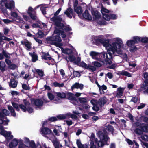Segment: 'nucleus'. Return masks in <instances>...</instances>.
I'll return each instance as SVG.
<instances>
[{"label":"nucleus","mask_w":148,"mask_h":148,"mask_svg":"<svg viewBox=\"0 0 148 148\" xmlns=\"http://www.w3.org/2000/svg\"><path fill=\"white\" fill-rule=\"evenodd\" d=\"M17 84V82L14 79H11L9 83L10 86L13 88L16 87Z\"/></svg>","instance_id":"nucleus-27"},{"label":"nucleus","mask_w":148,"mask_h":148,"mask_svg":"<svg viewBox=\"0 0 148 148\" xmlns=\"http://www.w3.org/2000/svg\"><path fill=\"white\" fill-rule=\"evenodd\" d=\"M8 108L10 111L11 115L14 117H15L16 116V114L15 111L12 107L8 105Z\"/></svg>","instance_id":"nucleus-34"},{"label":"nucleus","mask_w":148,"mask_h":148,"mask_svg":"<svg viewBox=\"0 0 148 148\" xmlns=\"http://www.w3.org/2000/svg\"><path fill=\"white\" fill-rule=\"evenodd\" d=\"M9 114V112L6 109H3L0 112V116L1 117H3V114L5 115H8Z\"/></svg>","instance_id":"nucleus-33"},{"label":"nucleus","mask_w":148,"mask_h":148,"mask_svg":"<svg viewBox=\"0 0 148 148\" xmlns=\"http://www.w3.org/2000/svg\"><path fill=\"white\" fill-rule=\"evenodd\" d=\"M10 15L11 16L14 18H16L17 20L19 21L20 27L22 29H24L23 25L25 23V22L23 20V18L21 17L18 16V14L14 12H11L10 13Z\"/></svg>","instance_id":"nucleus-6"},{"label":"nucleus","mask_w":148,"mask_h":148,"mask_svg":"<svg viewBox=\"0 0 148 148\" xmlns=\"http://www.w3.org/2000/svg\"><path fill=\"white\" fill-rule=\"evenodd\" d=\"M132 40L134 42L135 44H136L140 41H141V37H139L138 36H134L132 38Z\"/></svg>","instance_id":"nucleus-39"},{"label":"nucleus","mask_w":148,"mask_h":148,"mask_svg":"<svg viewBox=\"0 0 148 148\" xmlns=\"http://www.w3.org/2000/svg\"><path fill=\"white\" fill-rule=\"evenodd\" d=\"M130 47V50L131 52H134L137 49V48L134 45Z\"/></svg>","instance_id":"nucleus-49"},{"label":"nucleus","mask_w":148,"mask_h":148,"mask_svg":"<svg viewBox=\"0 0 148 148\" xmlns=\"http://www.w3.org/2000/svg\"><path fill=\"white\" fill-rule=\"evenodd\" d=\"M5 7L11 10L12 9H14L15 8V2L13 0H8L7 1V4L5 5Z\"/></svg>","instance_id":"nucleus-14"},{"label":"nucleus","mask_w":148,"mask_h":148,"mask_svg":"<svg viewBox=\"0 0 148 148\" xmlns=\"http://www.w3.org/2000/svg\"><path fill=\"white\" fill-rule=\"evenodd\" d=\"M11 131H6L3 135L5 137L7 140H11L14 137L11 134Z\"/></svg>","instance_id":"nucleus-19"},{"label":"nucleus","mask_w":148,"mask_h":148,"mask_svg":"<svg viewBox=\"0 0 148 148\" xmlns=\"http://www.w3.org/2000/svg\"><path fill=\"white\" fill-rule=\"evenodd\" d=\"M49 55L48 53H45L42 56V58L45 60H51V58L49 56Z\"/></svg>","instance_id":"nucleus-48"},{"label":"nucleus","mask_w":148,"mask_h":148,"mask_svg":"<svg viewBox=\"0 0 148 148\" xmlns=\"http://www.w3.org/2000/svg\"><path fill=\"white\" fill-rule=\"evenodd\" d=\"M103 52L99 53L92 51L90 52V55L93 59L101 61L104 64H111L112 63V62L110 60L111 59H106L107 58L106 54L105 56V58H103Z\"/></svg>","instance_id":"nucleus-4"},{"label":"nucleus","mask_w":148,"mask_h":148,"mask_svg":"<svg viewBox=\"0 0 148 148\" xmlns=\"http://www.w3.org/2000/svg\"><path fill=\"white\" fill-rule=\"evenodd\" d=\"M142 139L145 141H148V136L147 135H143L141 136Z\"/></svg>","instance_id":"nucleus-56"},{"label":"nucleus","mask_w":148,"mask_h":148,"mask_svg":"<svg viewBox=\"0 0 148 148\" xmlns=\"http://www.w3.org/2000/svg\"><path fill=\"white\" fill-rule=\"evenodd\" d=\"M74 10L76 13L78 14L79 16L82 14L83 12L82 9L80 6L75 8Z\"/></svg>","instance_id":"nucleus-32"},{"label":"nucleus","mask_w":148,"mask_h":148,"mask_svg":"<svg viewBox=\"0 0 148 148\" xmlns=\"http://www.w3.org/2000/svg\"><path fill=\"white\" fill-rule=\"evenodd\" d=\"M19 108L24 112H26L27 110V107L25 105L24 106L22 104L20 105H19Z\"/></svg>","instance_id":"nucleus-50"},{"label":"nucleus","mask_w":148,"mask_h":148,"mask_svg":"<svg viewBox=\"0 0 148 148\" xmlns=\"http://www.w3.org/2000/svg\"><path fill=\"white\" fill-rule=\"evenodd\" d=\"M47 121H43L42 123V127L40 129L41 133L42 134L47 135L50 134L51 132V131L47 127H43L47 123Z\"/></svg>","instance_id":"nucleus-9"},{"label":"nucleus","mask_w":148,"mask_h":148,"mask_svg":"<svg viewBox=\"0 0 148 148\" xmlns=\"http://www.w3.org/2000/svg\"><path fill=\"white\" fill-rule=\"evenodd\" d=\"M29 53L32 57V61L33 62H36L37 60V55L34 52H29Z\"/></svg>","instance_id":"nucleus-31"},{"label":"nucleus","mask_w":148,"mask_h":148,"mask_svg":"<svg viewBox=\"0 0 148 148\" xmlns=\"http://www.w3.org/2000/svg\"><path fill=\"white\" fill-rule=\"evenodd\" d=\"M21 43L24 45L27 50H30L31 49V43L27 40H24L21 41Z\"/></svg>","instance_id":"nucleus-17"},{"label":"nucleus","mask_w":148,"mask_h":148,"mask_svg":"<svg viewBox=\"0 0 148 148\" xmlns=\"http://www.w3.org/2000/svg\"><path fill=\"white\" fill-rule=\"evenodd\" d=\"M67 116L65 115H60L57 116V118L59 119H62L66 118Z\"/></svg>","instance_id":"nucleus-60"},{"label":"nucleus","mask_w":148,"mask_h":148,"mask_svg":"<svg viewBox=\"0 0 148 148\" xmlns=\"http://www.w3.org/2000/svg\"><path fill=\"white\" fill-rule=\"evenodd\" d=\"M90 102L94 106L98 105V101L97 100L94 99L90 101Z\"/></svg>","instance_id":"nucleus-62"},{"label":"nucleus","mask_w":148,"mask_h":148,"mask_svg":"<svg viewBox=\"0 0 148 148\" xmlns=\"http://www.w3.org/2000/svg\"><path fill=\"white\" fill-rule=\"evenodd\" d=\"M78 99L79 101L81 103H85L86 101V99L85 97L79 98Z\"/></svg>","instance_id":"nucleus-59"},{"label":"nucleus","mask_w":148,"mask_h":148,"mask_svg":"<svg viewBox=\"0 0 148 148\" xmlns=\"http://www.w3.org/2000/svg\"><path fill=\"white\" fill-rule=\"evenodd\" d=\"M147 84H143L141 88L138 90V92H140L145 89L143 92V94H148V87Z\"/></svg>","instance_id":"nucleus-20"},{"label":"nucleus","mask_w":148,"mask_h":148,"mask_svg":"<svg viewBox=\"0 0 148 148\" xmlns=\"http://www.w3.org/2000/svg\"><path fill=\"white\" fill-rule=\"evenodd\" d=\"M66 116H70L73 119H76L77 118V116L75 114H71L70 113H68L66 114Z\"/></svg>","instance_id":"nucleus-44"},{"label":"nucleus","mask_w":148,"mask_h":148,"mask_svg":"<svg viewBox=\"0 0 148 148\" xmlns=\"http://www.w3.org/2000/svg\"><path fill=\"white\" fill-rule=\"evenodd\" d=\"M106 101L103 98H101L99 99L98 102V105H99L100 107L103 106L106 103Z\"/></svg>","instance_id":"nucleus-36"},{"label":"nucleus","mask_w":148,"mask_h":148,"mask_svg":"<svg viewBox=\"0 0 148 148\" xmlns=\"http://www.w3.org/2000/svg\"><path fill=\"white\" fill-rule=\"evenodd\" d=\"M58 97L61 99H64L66 97V95L64 92H58L57 93Z\"/></svg>","instance_id":"nucleus-40"},{"label":"nucleus","mask_w":148,"mask_h":148,"mask_svg":"<svg viewBox=\"0 0 148 148\" xmlns=\"http://www.w3.org/2000/svg\"><path fill=\"white\" fill-rule=\"evenodd\" d=\"M134 126H137L138 127H140L143 132H148V124L141 123L140 122H136L134 124Z\"/></svg>","instance_id":"nucleus-11"},{"label":"nucleus","mask_w":148,"mask_h":148,"mask_svg":"<svg viewBox=\"0 0 148 148\" xmlns=\"http://www.w3.org/2000/svg\"><path fill=\"white\" fill-rule=\"evenodd\" d=\"M135 123L133 124L132 127V130L134 131V133L137 135H140L142 134L143 132V130L140 128V127H138L137 126H134V125Z\"/></svg>","instance_id":"nucleus-15"},{"label":"nucleus","mask_w":148,"mask_h":148,"mask_svg":"<svg viewBox=\"0 0 148 148\" xmlns=\"http://www.w3.org/2000/svg\"><path fill=\"white\" fill-rule=\"evenodd\" d=\"M65 59L67 62H73L74 63L77 64L80 61V58H77L76 60V57L72 53L68 56L65 57Z\"/></svg>","instance_id":"nucleus-7"},{"label":"nucleus","mask_w":148,"mask_h":148,"mask_svg":"<svg viewBox=\"0 0 148 148\" xmlns=\"http://www.w3.org/2000/svg\"><path fill=\"white\" fill-rule=\"evenodd\" d=\"M24 140L25 143H29V147H32V148H36L34 141H32L30 142L29 139L26 137L24 138Z\"/></svg>","instance_id":"nucleus-21"},{"label":"nucleus","mask_w":148,"mask_h":148,"mask_svg":"<svg viewBox=\"0 0 148 148\" xmlns=\"http://www.w3.org/2000/svg\"><path fill=\"white\" fill-rule=\"evenodd\" d=\"M117 74L119 75H125L129 77H130L132 76L131 74L124 70L118 71L117 73Z\"/></svg>","instance_id":"nucleus-24"},{"label":"nucleus","mask_w":148,"mask_h":148,"mask_svg":"<svg viewBox=\"0 0 148 148\" xmlns=\"http://www.w3.org/2000/svg\"><path fill=\"white\" fill-rule=\"evenodd\" d=\"M97 135L100 139V140L99 142L97 138L94 139L95 144H97L98 146L100 147L103 146L105 143L108 145V144H107V142L109 141L110 138L107 135L103 134L101 131L98 132Z\"/></svg>","instance_id":"nucleus-5"},{"label":"nucleus","mask_w":148,"mask_h":148,"mask_svg":"<svg viewBox=\"0 0 148 148\" xmlns=\"http://www.w3.org/2000/svg\"><path fill=\"white\" fill-rule=\"evenodd\" d=\"M83 17L87 19L88 20H91L92 19V17L91 15L88 13L87 10H86L84 13L83 14Z\"/></svg>","instance_id":"nucleus-26"},{"label":"nucleus","mask_w":148,"mask_h":148,"mask_svg":"<svg viewBox=\"0 0 148 148\" xmlns=\"http://www.w3.org/2000/svg\"><path fill=\"white\" fill-rule=\"evenodd\" d=\"M124 89L121 87H119L117 88V92L116 96L117 98L121 97L123 95Z\"/></svg>","instance_id":"nucleus-25"},{"label":"nucleus","mask_w":148,"mask_h":148,"mask_svg":"<svg viewBox=\"0 0 148 148\" xmlns=\"http://www.w3.org/2000/svg\"><path fill=\"white\" fill-rule=\"evenodd\" d=\"M103 36L101 35L98 37L96 39L97 43L102 44L107 49V53L103 51V58L106 56L107 59H111L112 54H121L123 53V49H125L126 47L123 44L122 39L119 37H116L112 39V43L109 44L108 41L103 38Z\"/></svg>","instance_id":"nucleus-1"},{"label":"nucleus","mask_w":148,"mask_h":148,"mask_svg":"<svg viewBox=\"0 0 148 148\" xmlns=\"http://www.w3.org/2000/svg\"><path fill=\"white\" fill-rule=\"evenodd\" d=\"M143 77L145 79L144 81L145 84H148V72H146L145 73Z\"/></svg>","instance_id":"nucleus-43"},{"label":"nucleus","mask_w":148,"mask_h":148,"mask_svg":"<svg viewBox=\"0 0 148 148\" xmlns=\"http://www.w3.org/2000/svg\"><path fill=\"white\" fill-rule=\"evenodd\" d=\"M134 42L132 39L127 40L126 43V45L130 47L135 45Z\"/></svg>","instance_id":"nucleus-38"},{"label":"nucleus","mask_w":148,"mask_h":148,"mask_svg":"<svg viewBox=\"0 0 148 148\" xmlns=\"http://www.w3.org/2000/svg\"><path fill=\"white\" fill-rule=\"evenodd\" d=\"M88 69L92 71H95L96 68L95 67L91 65H89L88 66Z\"/></svg>","instance_id":"nucleus-64"},{"label":"nucleus","mask_w":148,"mask_h":148,"mask_svg":"<svg viewBox=\"0 0 148 148\" xmlns=\"http://www.w3.org/2000/svg\"><path fill=\"white\" fill-rule=\"evenodd\" d=\"M32 104H34L37 107L39 108L43 104V101L40 99H32L31 100Z\"/></svg>","instance_id":"nucleus-16"},{"label":"nucleus","mask_w":148,"mask_h":148,"mask_svg":"<svg viewBox=\"0 0 148 148\" xmlns=\"http://www.w3.org/2000/svg\"><path fill=\"white\" fill-rule=\"evenodd\" d=\"M26 146L23 143V140H22V142H20L18 146V148H25Z\"/></svg>","instance_id":"nucleus-52"},{"label":"nucleus","mask_w":148,"mask_h":148,"mask_svg":"<svg viewBox=\"0 0 148 148\" xmlns=\"http://www.w3.org/2000/svg\"><path fill=\"white\" fill-rule=\"evenodd\" d=\"M92 14L93 16V19L96 20L100 18L101 17V15L100 13L97 11L92 10L91 11Z\"/></svg>","instance_id":"nucleus-18"},{"label":"nucleus","mask_w":148,"mask_h":148,"mask_svg":"<svg viewBox=\"0 0 148 148\" xmlns=\"http://www.w3.org/2000/svg\"><path fill=\"white\" fill-rule=\"evenodd\" d=\"M25 105L27 107V110L29 113H32L33 112V109L30 107L31 105L30 103L25 100H23Z\"/></svg>","instance_id":"nucleus-22"},{"label":"nucleus","mask_w":148,"mask_h":148,"mask_svg":"<svg viewBox=\"0 0 148 148\" xmlns=\"http://www.w3.org/2000/svg\"><path fill=\"white\" fill-rule=\"evenodd\" d=\"M20 142H22L21 139H17L16 138H14L9 144V147L10 148H14L16 147Z\"/></svg>","instance_id":"nucleus-12"},{"label":"nucleus","mask_w":148,"mask_h":148,"mask_svg":"<svg viewBox=\"0 0 148 148\" xmlns=\"http://www.w3.org/2000/svg\"><path fill=\"white\" fill-rule=\"evenodd\" d=\"M80 66L85 69H88V66L85 63L83 62H81L80 64Z\"/></svg>","instance_id":"nucleus-55"},{"label":"nucleus","mask_w":148,"mask_h":148,"mask_svg":"<svg viewBox=\"0 0 148 148\" xmlns=\"http://www.w3.org/2000/svg\"><path fill=\"white\" fill-rule=\"evenodd\" d=\"M23 19L26 21H27L29 19V17L25 13H21Z\"/></svg>","instance_id":"nucleus-47"},{"label":"nucleus","mask_w":148,"mask_h":148,"mask_svg":"<svg viewBox=\"0 0 148 148\" xmlns=\"http://www.w3.org/2000/svg\"><path fill=\"white\" fill-rule=\"evenodd\" d=\"M83 85L82 84H79L78 83H76L73 85L71 87L72 90L75 88L82 89L83 87Z\"/></svg>","instance_id":"nucleus-28"},{"label":"nucleus","mask_w":148,"mask_h":148,"mask_svg":"<svg viewBox=\"0 0 148 148\" xmlns=\"http://www.w3.org/2000/svg\"><path fill=\"white\" fill-rule=\"evenodd\" d=\"M73 12V10L71 8L69 7L65 12L64 13L67 15L68 17L71 18L72 17Z\"/></svg>","instance_id":"nucleus-23"},{"label":"nucleus","mask_w":148,"mask_h":148,"mask_svg":"<svg viewBox=\"0 0 148 148\" xmlns=\"http://www.w3.org/2000/svg\"><path fill=\"white\" fill-rule=\"evenodd\" d=\"M53 85L55 87L60 88L63 87L64 86V84L63 83H59L57 82H55L53 83Z\"/></svg>","instance_id":"nucleus-42"},{"label":"nucleus","mask_w":148,"mask_h":148,"mask_svg":"<svg viewBox=\"0 0 148 148\" xmlns=\"http://www.w3.org/2000/svg\"><path fill=\"white\" fill-rule=\"evenodd\" d=\"M82 93L77 92L75 95L71 93H69L67 95L68 99L71 101H76L77 98L75 97H79L81 95Z\"/></svg>","instance_id":"nucleus-13"},{"label":"nucleus","mask_w":148,"mask_h":148,"mask_svg":"<svg viewBox=\"0 0 148 148\" xmlns=\"http://www.w3.org/2000/svg\"><path fill=\"white\" fill-rule=\"evenodd\" d=\"M141 42L144 43V46L145 47V45L148 44V37H141Z\"/></svg>","instance_id":"nucleus-37"},{"label":"nucleus","mask_w":148,"mask_h":148,"mask_svg":"<svg viewBox=\"0 0 148 148\" xmlns=\"http://www.w3.org/2000/svg\"><path fill=\"white\" fill-rule=\"evenodd\" d=\"M77 144L78 148H87V145L86 144L82 145L81 144L80 140H77Z\"/></svg>","instance_id":"nucleus-30"},{"label":"nucleus","mask_w":148,"mask_h":148,"mask_svg":"<svg viewBox=\"0 0 148 148\" xmlns=\"http://www.w3.org/2000/svg\"><path fill=\"white\" fill-rule=\"evenodd\" d=\"M107 129L109 132H111L112 134H113L114 130L112 126L110 125H108L107 126Z\"/></svg>","instance_id":"nucleus-45"},{"label":"nucleus","mask_w":148,"mask_h":148,"mask_svg":"<svg viewBox=\"0 0 148 148\" xmlns=\"http://www.w3.org/2000/svg\"><path fill=\"white\" fill-rule=\"evenodd\" d=\"M6 65L3 62H0V70L2 71L5 70V68Z\"/></svg>","instance_id":"nucleus-41"},{"label":"nucleus","mask_w":148,"mask_h":148,"mask_svg":"<svg viewBox=\"0 0 148 148\" xmlns=\"http://www.w3.org/2000/svg\"><path fill=\"white\" fill-rule=\"evenodd\" d=\"M52 142L55 147H59V143L57 140H54L52 141Z\"/></svg>","instance_id":"nucleus-61"},{"label":"nucleus","mask_w":148,"mask_h":148,"mask_svg":"<svg viewBox=\"0 0 148 148\" xmlns=\"http://www.w3.org/2000/svg\"><path fill=\"white\" fill-rule=\"evenodd\" d=\"M109 16L110 17V19H116L117 18V15L115 14H112Z\"/></svg>","instance_id":"nucleus-63"},{"label":"nucleus","mask_w":148,"mask_h":148,"mask_svg":"<svg viewBox=\"0 0 148 148\" xmlns=\"http://www.w3.org/2000/svg\"><path fill=\"white\" fill-rule=\"evenodd\" d=\"M101 12L102 14L103 18L105 20L108 21L110 20V17L107 13L109 12V10L103 7L101 8Z\"/></svg>","instance_id":"nucleus-10"},{"label":"nucleus","mask_w":148,"mask_h":148,"mask_svg":"<svg viewBox=\"0 0 148 148\" xmlns=\"http://www.w3.org/2000/svg\"><path fill=\"white\" fill-rule=\"evenodd\" d=\"M50 20L56 26V29L54 31L56 30H58L60 31V32H63L66 35L63 30L64 29L67 31L71 30V29L69 25L64 26L63 24L61 23L62 19L59 17H53L51 18Z\"/></svg>","instance_id":"nucleus-3"},{"label":"nucleus","mask_w":148,"mask_h":148,"mask_svg":"<svg viewBox=\"0 0 148 148\" xmlns=\"http://www.w3.org/2000/svg\"><path fill=\"white\" fill-rule=\"evenodd\" d=\"M27 13L33 20H37L36 12L31 7H29L27 11Z\"/></svg>","instance_id":"nucleus-8"},{"label":"nucleus","mask_w":148,"mask_h":148,"mask_svg":"<svg viewBox=\"0 0 148 148\" xmlns=\"http://www.w3.org/2000/svg\"><path fill=\"white\" fill-rule=\"evenodd\" d=\"M143 119L144 122L148 123V118L146 117H137L136 118V119L137 121L136 122H139L141 121V120Z\"/></svg>","instance_id":"nucleus-29"},{"label":"nucleus","mask_w":148,"mask_h":148,"mask_svg":"<svg viewBox=\"0 0 148 148\" xmlns=\"http://www.w3.org/2000/svg\"><path fill=\"white\" fill-rule=\"evenodd\" d=\"M36 71L38 75L42 77L44 75V73L42 70L37 69L36 70Z\"/></svg>","instance_id":"nucleus-58"},{"label":"nucleus","mask_w":148,"mask_h":148,"mask_svg":"<svg viewBox=\"0 0 148 148\" xmlns=\"http://www.w3.org/2000/svg\"><path fill=\"white\" fill-rule=\"evenodd\" d=\"M92 64L95 66L97 67H100L101 66V63L97 61L93 62Z\"/></svg>","instance_id":"nucleus-54"},{"label":"nucleus","mask_w":148,"mask_h":148,"mask_svg":"<svg viewBox=\"0 0 148 148\" xmlns=\"http://www.w3.org/2000/svg\"><path fill=\"white\" fill-rule=\"evenodd\" d=\"M48 96L49 99L51 100H53L54 98V96L52 93L49 92L48 93Z\"/></svg>","instance_id":"nucleus-53"},{"label":"nucleus","mask_w":148,"mask_h":148,"mask_svg":"<svg viewBox=\"0 0 148 148\" xmlns=\"http://www.w3.org/2000/svg\"><path fill=\"white\" fill-rule=\"evenodd\" d=\"M12 103L13 107L16 109V110L18 111L19 110V105L14 102H12Z\"/></svg>","instance_id":"nucleus-51"},{"label":"nucleus","mask_w":148,"mask_h":148,"mask_svg":"<svg viewBox=\"0 0 148 148\" xmlns=\"http://www.w3.org/2000/svg\"><path fill=\"white\" fill-rule=\"evenodd\" d=\"M7 0H1L0 2V5L2 6H4L5 7V5L7 4Z\"/></svg>","instance_id":"nucleus-57"},{"label":"nucleus","mask_w":148,"mask_h":148,"mask_svg":"<svg viewBox=\"0 0 148 148\" xmlns=\"http://www.w3.org/2000/svg\"><path fill=\"white\" fill-rule=\"evenodd\" d=\"M57 30L54 31V34L50 38L51 41H54V44L57 47L60 48L62 53L64 54L69 55L72 53V50L69 49H64L62 48V44L61 42L62 40L60 37V35L62 38H65L66 37L65 35L63 32H61Z\"/></svg>","instance_id":"nucleus-2"},{"label":"nucleus","mask_w":148,"mask_h":148,"mask_svg":"<svg viewBox=\"0 0 148 148\" xmlns=\"http://www.w3.org/2000/svg\"><path fill=\"white\" fill-rule=\"evenodd\" d=\"M44 35V34L41 31H39L35 36L37 37L41 38L43 37Z\"/></svg>","instance_id":"nucleus-46"},{"label":"nucleus","mask_w":148,"mask_h":148,"mask_svg":"<svg viewBox=\"0 0 148 148\" xmlns=\"http://www.w3.org/2000/svg\"><path fill=\"white\" fill-rule=\"evenodd\" d=\"M57 130L61 132L62 131V128L61 126H56L53 130V132L56 135L58 136Z\"/></svg>","instance_id":"nucleus-35"}]
</instances>
